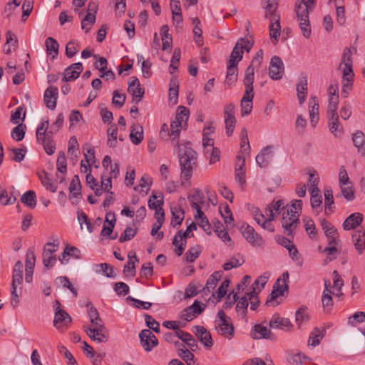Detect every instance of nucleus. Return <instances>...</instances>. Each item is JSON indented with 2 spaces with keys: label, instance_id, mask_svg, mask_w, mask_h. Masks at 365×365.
Listing matches in <instances>:
<instances>
[{
  "label": "nucleus",
  "instance_id": "nucleus-1",
  "mask_svg": "<svg viewBox=\"0 0 365 365\" xmlns=\"http://www.w3.org/2000/svg\"><path fill=\"white\" fill-rule=\"evenodd\" d=\"M63 115L58 114L56 120L52 124L51 130L48 131L49 126L48 120H43L36 130L37 142L43 145L46 153L51 155L55 153L56 144L53 139V133L57 132L63 123Z\"/></svg>",
  "mask_w": 365,
  "mask_h": 365
},
{
  "label": "nucleus",
  "instance_id": "nucleus-2",
  "mask_svg": "<svg viewBox=\"0 0 365 365\" xmlns=\"http://www.w3.org/2000/svg\"><path fill=\"white\" fill-rule=\"evenodd\" d=\"M189 143L180 147L178 151L181 179L189 180L192 175L193 167L197 165V154Z\"/></svg>",
  "mask_w": 365,
  "mask_h": 365
},
{
  "label": "nucleus",
  "instance_id": "nucleus-3",
  "mask_svg": "<svg viewBox=\"0 0 365 365\" xmlns=\"http://www.w3.org/2000/svg\"><path fill=\"white\" fill-rule=\"evenodd\" d=\"M313 9L309 6L302 5L299 2H295L294 11L297 19L303 36L309 38L311 36L312 29L309 21V12Z\"/></svg>",
  "mask_w": 365,
  "mask_h": 365
},
{
  "label": "nucleus",
  "instance_id": "nucleus-4",
  "mask_svg": "<svg viewBox=\"0 0 365 365\" xmlns=\"http://www.w3.org/2000/svg\"><path fill=\"white\" fill-rule=\"evenodd\" d=\"M215 328L217 332L224 337L231 339L235 333L231 319L222 310H220L215 319Z\"/></svg>",
  "mask_w": 365,
  "mask_h": 365
},
{
  "label": "nucleus",
  "instance_id": "nucleus-5",
  "mask_svg": "<svg viewBox=\"0 0 365 365\" xmlns=\"http://www.w3.org/2000/svg\"><path fill=\"white\" fill-rule=\"evenodd\" d=\"M292 209H286L282 214V226L287 236H292L299 225V215Z\"/></svg>",
  "mask_w": 365,
  "mask_h": 365
},
{
  "label": "nucleus",
  "instance_id": "nucleus-6",
  "mask_svg": "<svg viewBox=\"0 0 365 365\" xmlns=\"http://www.w3.org/2000/svg\"><path fill=\"white\" fill-rule=\"evenodd\" d=\"M23 282V264L21 261H17L14 265L11 282V304L15 307L19 303L18 298L21 294L17 292V285L22 284Z\"/></svg>",
  "mask_w": 365,
  "mask_h": 365
},
{
  "label": "nucleus",
  "instance_id": "nucleus-7",
  "mask_svg": "<svg viewBox=\"0 0 365 365\" xmlns=\"http://www.w3.org/2000/svg\"><path fill=\"white\" fill-rule=\"evenodd\" d=\"M245 86V93L240 101L241 115H248L252 110V101L254 98L253 83L250 81V78L243 81Z\"/></svg>",
  "mask_w": 365,
  "mask_h": 365
},
{
  "label": "nucleus",
  "instance_id": "nucleus-8",
  "mask_svg": "<svg viewBox=\"0 0 365 365\" xmlns=\"http://www.w3.org/2000/svg\"><path fill=\"white\" fill-rule=\"evenodd\" d=\"M84 330L91 339L99 343H106L108 340V331L102 323L92 325L91 327H85Z\"/></svg>",
  "mask_w": 365,
  "mask_h": 365
},
{
  "label": "nucleus",
  "instance_id": "nucleus-9",
  "mask_svg": "<svg viewBox=\"0 0 365 365\" xmlns=\"http://www.w3.org/2000/svg\"><path fill=\"white\" fill-rule=\"evenodd\" d=\"M59 243L47 242L42 252L43 264L45 267L50 269L55 264L57 258L54 255L58 250Z\"/></svg>",
  "mask_w": 365,
  "mask_h": 365
},
{
  "label": "nucleus",
  "instance_id": "nucleus-10",
  "mask_svg": "<svg viewBox=\"0 0 365 365\" xmlns=\"http://www.w3.org/2000/svg\"><path fill=\"white\" fill-rule=\"evenodd\" d=\"M61 304L58 300H55L53 308L55 309V316L53 325L60 329L63 327H68L72 321L71 316L63 309H61Z\"/></svg>",
  "mask_w": 365,
  "mask_h": 365
},
{
  "label": "nucleus",
  "instance_id": "nucleus-11",
  "mask_svg": "<svg viewBox=\"0 0 365 365\" xmlns=\"http://www.w3.org/2000/svg\"><path fill=\"white\" fill-rule=\"evenodd\" d=\"M351 55L352 53L349 48H346L344 50L341 62L339 66V68L344 66L342 68L343 79H353L354 78Z\"/></svg>",
  "mask_w": 365,
  "mask_h": 365
},
{
  "label": "nucleus",
  "instance_id": "nucleus-12",
  "mask_svg": "<svg viewBox=\"0 0 365 365\" xmlns=\"http://www.w3.org/2000/svg\"><path fill=\"white\" fill-rule=\"evenodd\" d=\"M140 344L146 351H150L158 344V339L150 329H143L139 334Z\"/></svg>",
  "mask_w": 365,
  "mask_h": 365
},
{
  "label": "nucleus",
  "instance_id": "nucleus-13",
  "mask_svg": "<svg viewBox=\"0 0 365 365\" xmlns=\"http://www.w3.org/2000/svg\"><path fill=\"white\" fill-rule=\"evenodd\" d=\"M240 229L244 237L252 245L261 246L263 244L262 237L249 225H243Z\"/></svg>",
  "mask_w": 365,
  "mask_h": 365
},
{
  "label": "nucleus",
  "instance_id": "nucleus-14",
  "mask_svg": "<svg viewBox=\"0 0 365 365\" xmlns=\"http://www.w3.org/2000/svg\"><path fill=\"white\" fill-rule=\"evenodd\" d=\"M284 72L283 63L279 56H274L271 58L269 68V75L273 80L282 78Z\"/></svg>",
  "mask_w": 365,
  "mask_h": 365
},
{
  "label": "nucleus",
  "instance_id": "nucleus-15",
  "mask_svg": "<svg viewBox=\"0 0 365 365\" xmlns=\"http://www.w3.org/2000/svg\"><path fill=\"white\" fill-rule=\"evenodd\" d=\"M83 67L81 63H74L67 67L63 71L62 81L68 82L77 79L81 73L83 71Z\"/></svg>",
  "mask_w": 365,
  "mask_h": 365
},
{
  "label": "nucleus",
  "instance_id": "nucleus-16",
  "mask_svg": "<svg viewBox=\"0 0 365 365\" xmlns=\"http://www.w3.org/2000/svg\"><path fill=\"white\" fill-rule=\"evenodd\" d=\"M192 331L205 348L210 349L212 346L213 341L211 334L205 327L195 326L193 327Z\"/></svg>",
  "mask_w": 365,
  "mask_h": 365
},
{
  "label": "nucleus",
  "instance_id": "nucleus-17",
  "mask_svg": "<svg viewBox=\"0 0 365 365\" xmlns=\"http://www.w3.org/2000/svg\"><path fill=\"white\" fill-rule=\"evenodd\" d=\"M269 327L271 329H279L289 331L292 324L289 319L281 317L279 314L275 313L272 315L269 322Z\"/></svg>",
  "mask_w": 365,
  "mask_h": 365
},
{
  "label": "nucleus",
  "instance_id": "nucleus-18",
  "mask_svg": "<svg viewBox=\"0 0 365 365\" xmlns=\"http://www.w3.org/2000/svg\"><path fill=\"white\" fill-rule=\"evenodd\" d=\"M128 91L131 93L133 98H136V103L140 102L145 93L144 88H141L138 78L132 76L128 82Z\"/></svg>",
  "mask_w": 365,
  "mask_h": 365
},
{
  "label": "nucleus",
  "instance_id": "nucleus-19",
  "mask_svg": "<svg viewBox=\"0 0 365 365\" xmlns=\"http://www.w3.org/2000/svg\"><path fill=\"white\" fill-rule=\"evenodd\" d=\"M263 59V51L259 50L253 59L250 65L247 68L245 71V75L243 81H246L247 78H250V81L254 83L255 68L260 66Z\"/></svg>",
  "mask_w": 365,
  "mask_h": 365
},
{
  "label": "nucleus",
  "instance_id": "nucleus-20",
  "mask_svg": "<svg viewBox=\"0 0 365 365\" xmlns=\"http://www.w3.org/2000/svg\"><path fill=\"white\" fill-rule=\"evenodd\" d=\"M251 336L254 339H272L274 338L271 330L261 324H257L254 326L251 331Z\"/></svg>",
  "mask_w": 365,
  "mask_h": 365
},
{
  "label": "nucleus",
  "instance_id": "nucleus-21",
  "mask_svg": "<svg viewBox=\"0 0 365 365\" xmlns=\"http://www.w3.org/2000/svg\"><path fill=\"white\" fill-rule=\"evenodd\" d=\"M272 146L264 148L256 157V162L260 168H264L269 165L273 158Z\"/></svg>",
  "mask_w": 365,
  "mask_h": 365
},
{
  "label": "nucleus",
  "instance_id": "nucleus-22",
  "mask_svg": "<svg viewBox=\"0 0 365 365\" xmlns=\"http://www.w3.org/2000/svg\"><path fill=\"white\" fill-rule=\"evenodd\" d=\"M236 168L235 171V175L236 180L241 185H243L246 183L245 178V158L244 156H237Z\"/></svg>",
  "mask_w": 365,
  "mask_h": 365
},
{
  "label": "nucleus",
  "instance_id": "nucleus-23",
  "mask_svg": "<svg viewBox=\"0 0 365 365\" xmlns=\"http://www.w3.org/2000/svg\"><path fill=\"white\" fill-rule=\"evenodd\" d=\"M58 88L49 86L44 93V103L48 109L53 110L56 106Z\"/></svg>",
  "mask_w": 365,
  "mask_h": 365
},
{
  "label": "nucleus",
  "instance_id": "nucleus-24",
  "mask_svg": "<svg viewBox=\"0 0 365 365\" xmlns=\"http://www.w3.org/2000/svg\"><path fill=\"white\" fill-rule=\"evenodd\" d=\"M364 217L361 213H352L344 220L343 227L345 230H354L362 223Z\"/></svg>",
  "mask_w": 365,
  "mask_h": 365
},
{
  "label": "nucleus",
  "instance_id": "nucleus-25",
  "mask_svg": "<svg viewBox=\"0 0 365 365\" xmlns=\"http://www.w3.org/2000/svg\"><path fill=\"white\" fill-rule=\"evenodd\" d=\"M267 6L265 8L264 16L269 19V22L280 19L279 14L277 12L278 3L277 0H265Z\"/></svg>",
  "mask_w": 365,
  "mask_h": 365
},
{
  "label": "nucleus",
  "instance_id": "nucleus-26",
  "mask_svg": "<svg viewBox=\"0 0 365 365\" xmlns=\"http://www.w3.org/2000/svg\"><path fill=\"white\" fill-rule=\"evenodd\" d=\"M237 64L228 62L227 68V76L226 79L225 81V85L228 86V87H231L232 85L235 83L237 78Z\"/></svg>",
  "mask_w": 365,
  "mask_h": 365
},
{
  "label": "nucleus",
  "instance_id": "nucleus-27",
  "mask_svg": "<svg viewBox=\"0 0 365 365\" xmlns=\"http://www.w3.org/2000/svg\"><path fill=\"white\" fill-rule=\"evenodd\" d=\"M328 125L330 132L336 138H340L344 133L343 126L339 121V117L328 118Z\"/></svg>",
  "mask_w": 365,
  "mask_h": 365
},
{
  "label": "nucleus",
  "instance_id": "nucleus-28",
  "mask_svg": "<svg viewBox=\"0 0 365 365\" xmlns=\"http://www.w3.org/2000/svg\"><path fill=\"white\" fill-rule=\"evenodd\" d=\"M284 201L278 200L273 201L265 210V214L269 216V220H273L276 215H279L280 210L284 208Z\"/></svg>",
  "mask_w": 365,
  "mask_h": 365
},
{
  "label": "nucleus",
  "instance_id": "nucleus-29",
  "mask_svg": "<svg viewBox=\"0 0 365 365\" xmlns=\"http://www.w3.org/2000/svg\"><path fill=\"white\" fill-rule=\"evenodd\" d=\"M176 336L188 346L191 351H194L198 348L196 340L190 333L185 332L182 330L177 331Z\"/></svg>",
  "mask_w": 365,
  "mask_h": 365
},
{
  "label": "nucleus",
  "instance_id": "nucleus-30",
  "mask_svg": "<svg viewBox=\"0 0 365 365\" xmlns=\"http://www.w3.org/2000/svg\"><path fill=\"white\" fill-rule=\"evenodd\" d=\"M331 291L325 283V289L322 297V303L324 312L329 313L333 307V299L331 297Z\"/></svg>",
  "mask_w": 365,
  "mask_h": 365
},
{
  "label": "nucleus",
  "instance_id": "nucleus-31",
  "mask_svg": "<svg viewBox=\"0 0 365 365\" xmlns=\"http://www.w3.org/2000/svg\"><path fill=\"white\" fill-rule=\"evenodd\" d=\"M205 195L200 189H194L192 192L187 197L188 201L192 208L198 207L200 204L204 202Z\"/></svg>",
  "mask_w": 365,
  "mask_h": 365
},
{
  "label": "nucleus",
  "instance_id": "nucleus-32",
  "mask_svg": "<svg viewBox=\"0 0 365 365\" xmlns=\"http://www.w3.org/2000/svg\"><path fill=\"white\" fill-rule=\"evenodd\" d=\"M130 138L134 145H139L143 140V128L140 125L130 127Z\"/></svg>",
  "mask_w": 365,
  "mask_h": 365
},
{
  "label": "nucleus",
  "instance_id": "nucleus-33",
  "mask_svg": "<svg viewBox=\"0 0 365 365\" xmlns=\"http://www.w3.org/2000/svg\"><path fill=\"white\" fill-rule=\"evenodd\" d=\"M91 4H89L88 9V11H90V10L93 11V13L88 12V14H86V16H85V18L83 19V21L81 22V28L83 29H85L86 33H88L91 29V26H88V24L93 25L95 24V21H96L95 14L96 13V6H94L93 9H91Z\"/></svg>",
  "mask_w": 365,
  "mask_h": 365
},
{
  "label": "nucleus",
  "instance_id": "nucleus-34",
  "mask_svg": "<svg viewBox=\"0 0 365 365\" xmlns=\"http://www.w3.org/2000/svg\"><path fill=\"white\" fill-rule=\"evenodd\" d=\"M223 272L222 271H216L215 272L207 279L205 287L203 288V292L205 293L210 292L211 290L214 289L217 282L220 280L222 277Z\"/></svg>",
  "mask_w": 365,
  "mask_h": 365
},
{
  "label": "nucleus",
  "instance_id": "nucleus-35",
  "mask_svg": "<svg viewBox=\"0 0 365 365\" xmlns=\"http://www.w3.org/2000/svg\"><path fill=\"white\" fill-rule=\"evenodd\" d=\"M171 222L170 225L173 227H176L180 225L185 217V212L183 210L179 207H171Z\"/></svg>",
  "mask_w": 365,
  "mask_h": 365
},
{
  "label": "nucleus",
  "instance_id": "nucleus-36",
  "mask_svg": "<svg viewBox=\"0 0 365 365\" xmlns=\"http://www.w3.org/2000/svg\"><path fill=\"white\" fill-rule=\"evenodd\" d=\"M307 91V77L303 76L297 85V98L299 104L304 103Z\"/></svg>",
  "mask_w": 365,
  "mask_h": 365
},
{
  "label": "nucleus",
  "instance_id": "nucleus-37",
  "mask_svg": "<svg viewBox=\"0 0 365 365\" xmlns=\"http://www.w3.org/2000/svg\"><path fill=\"white\" fill-rule=\"evenodd\" d=\"M21 202L31 209H34L36 205V196L33 190L26 192L21 197Z\"/></svg>",
  "mask_w": 365,
  "mask_h": 365
},
{
  "label": "nucleus",
  "instance_id": "nucleus-38",
  "mask_svg": "<svg viewBox=\"0 0 365 365\" xmlns=\"http://www.w3.org/2000/svg\"><path fill=\"white\" fill-rule=\"evenodd\" d=\"M269 36L274 40L273 43L275 44L278 41L281 34L280 19H278L275 22L274 21L269 22Z\"/></svg>",
  "mask_w": 365,
  "mask_h": 365
},
{
  "label": "nucleus",
  "instance_id": "nucleus-39",
  "mask_svg": "<svg viewBox=\"0 0 365 365\" xmlns=\"http://www.w3.org/2000/svg\"><path fill=\"white\" fill-rule=\"evenodd\" d=\"M354 145L358 148L359 152L365 153V135L361 130H357L352 136Z\"/></svg>",
  "mask_w": 365,
  "mask_h": 365
},
{
  "label": "nucleus",
  "instance_id": "nucleus-40",
  "mask_svg": "<svg viewBox=\"0 0 365 365\" xmlns=\"http://www.w3.org/2000/svg\"><path fill=\"white\" fill-rule=\"evenodd\" d=\"M354 245L359 254L365 247V232H358L352 235Z\"/></svg>",
  "mask_w": 365,
  "mask_h": 365
},
{
  "label": "nucleus",
  "instance_id": "nucleus-41",
  "mask_svg": "<svg viewBox=\"0 0 365 365\" xmlns=\"http://www.w3.org/2000/svg\"><path fill=\"white\" fill-rule=\"evenodd\" d=\"M240 41H244V38H241L238 40V41L236 43L235 47L232 49V51L231 53L230 60L228 62L234 63H238L239 61H240L242 58L243 55V51L240 49V45H241Z\"/></svg>",
  "mask_w": 365,
  "mask_h": 365
},
{
  "label": "nucleus",
  "instance_id": "nucleus-42",
  "mask_svg": "<svg viewBox=\"0 0 365 365\" xmlns=\"http://www.w3.org/2000/svg\"><path fill=\"white\" fill-rule=\"evenodd\" d=\"M214 132V128L212 126L205 127L203 130L202 145L207 150L214 148V140L209 138V135Z\"/></svg>",
  "mask_w": 365,
  "mask_h": 365
},
{
  "label": "nucleus",
  "instance_id": "nucleus-43",
  "mask_svg": "<svg viewBox=\"0 0 365 365\" xmlns=\"http://www.w3.org/2000/svg\"><path fill=\"white\" fill-rule=\"evenodd\" d=\"M46 52L48 54H52L53 53V58H55L58 53L59 45L56 39L52 37L46 38Z\"/></svg>",
  "mask_w": 365,
  "mask_h": 365
},
{
  "label": "nucleus",
  "instance_id": "nucleus-44",
  "mask_svg": "<svg viewBox=\"0 0 365 365\" xmlns=\"http://www.w3.org/2000/svg\"><path fill=\"white\" fill-rule=\"evenodd\" d=\"M108 141L107 144L110 148H115L117 145L118 128L115 125H112L107 131Z\"/></svg>",
  "mask_w": 365,
  "mask_h": 365
},
{
  "label": "nucleus",
  "instance_id": "nucleus-45",
  "mask_svg": "<svg viewBox=\"0 0 365 365\" xmlns=\"http://www.w3.org/2000/svg\"><path fill=\"white\" fill-rule=\"evenodd\" d=\"M169 101L173 105L177 104L178 98V85L176 81L172 78L170 83Z\"/></svg>",
  "mask_w": 365,
  "mask_h": 365
},
{
  "label": "nucleus",
  "instance_id": "nucleus-46",
  "mask_svg": "<svg viewBox=\"0 0 365 365\" xmlns=\"http://www.w3.org/2000/svg\"><path fill=\"white\" fill-rule=\"evenodd\" d=\"M238 258L237 257H232L230 259L225 262L223 265V269L226 271L231 269L232 268H237L241 266L245 263V259L242 256L238 255Z\"/></svg>",
  "mask_w": 365,
  "mask_h": 365
},
{
  "label": "nucleus",
  "instance_id": "nucleus-47",
  "mask_svg": "<svg viewBox=\"0 0 365 365\" xmlns=\"http://www.w3.org/2000/svg\"><path fill=\"white\" fill-rule=\"evenodd\" d=\"M311 205L313 209L317 210L320 208L322 204V195L319 188H314L311 190Z\"/></svg>",
  "mask_w": 365,
  "mask_h": 365
},
{
  "label": "nucleus",
  "instance_id": "nucleus-48",
  "mask_svg": "<svg viewBox=\"0 0 365 365\" xmlns=\"http://www.w3.org/2000/svg\"><path fill=\"white\" fill-rule=\"evenodd\" d=\"M289 279L288 272H284L282 276L274 283L273 288L277 290H282V293L288 289L287 281Z\"/></svg>",
  "mask_w": 365,
  "mask_h": 365
},
{
  "label": "nucleus",
  "instance_id": "nucleus-49",
  "mask_svg": "<svg viewBox=\"0 0 365 365\" xmlns=\"http://www.w3.org/2000/svg\"><path fill=\"white\" fill-rule=\"evenodd\" d=\"M201 247L199 245L191 247L185 253V259L187 262H193L200 255Z\"/></svg>",
  "mask_w": 365,
  "mask_h": 365
},
{
  "label": "nucleus",
  "instance_id": "nucleus-50",
  "mask_svg": "<svg viewBox=\"0 0 365 365\" xmlns=\"http://www.w3.org/2000/svg\"><path fill=\"white\" fill-rule=\"evenodd\" d=\"M57 170L61 174L65 175L67 172V163L65 153L61 151L58 153L56 162Z\"/></svg>",
  "mask_w": 365,
  "mask_h": 365
},
{
  "label": "nucleus",
  "instance_id": "nucleus-51",
  "mask_svg": "<svg viewBox=\"0 0 365 365\" xmlns=\"http://www.w3.org/2000/svg\"><path fill=\"white\" fill-rule=\"evenodd\" d=\"M308 359L304 354L299 352L289 355L288 361L292 365H306L305 361Z\"/></svg>",
  "mask_w": 365,
  "mask_h": 365
},
{
  "label": "nucleus",
  "instance_id": "nucleus-52",
  "mask_svg": "<svg viewBox=\"0 0 365 365\" xmlns=\"http://www.w3.org/2000/svg\"><path fill=\"white\" fill-rule=\"evenodd\" d=\"M248 299L246 296L241 297L237 303L236 311L242 317L246 316V312L248 307Z\"/></svg>",
  "mask_w": 365,
  "mask_h": 365
},
{
  "label": "nucleus",
  "instance_id": "nucleus-53",
  "mask_svg": "<svg viewBox=\"0 0 365 365\" xmlns=\"http://www.w3.org/2000/svg\"><path fill=\"white\" fill-rule=\"evenodd\" d=\"M339 102V100H336L335 97L334 98H332L331 100H329V105L327 107L328 118L339 116L337 113Z\"/></svg>",
  "mask_w": 365,
  "mask_h": 365
},
{
  "label": "nucleus",
  "instance_id": "nucleus-54",
  "mask_svg": "<svg viewBox=\"0 0 365 365\" xmlns=\"http://www.w3.org/2000/svg\"><path fill=\"white\" fill-rule=\"evenodd\" d=\"M81 185L79 178L77 175H74L69 186V191L74 197L81 194Z\"/></svg>",
  "mask_w": 365,
  "mask_h": 365
},
{
  "label": "nucleus",
  "instance_id": "nucleus-55",
  "mask_svg": "<svg viewBox=\"0 0 365 365\" xmlns=\"http://www.w3.org/2000/svg\"><path fill=\"white\" fill-rule=\"evenodd\" d=\"M295 319L297 323L299 325L303 322H307L309 319V315L307 312V309L304 307L299 308L296 312Z\"/></svg>",
  "mask_w": 365,
  "mask_h": 365
},
{
  "label": "nucleus",
  "instance_id": "nucleus-56",
  "mask_svg": "<svg viewBox=\"0 0 365 365\" xmlns=\"http://www.w3.org/2000/svg\"><path fill=\"white\" fill-rule=\"evenodd\" d=\"M324 334L320 331L319 329L315 328L313 331H312L309 339V344L312 346H316L320 342V340L323 338Z\"/></svg>",
  "mask_w": 365,
  "mask_h": 365
},
{
  "label": "nucleus",
  "instance_id": "nucleus-57",
  "mask_svg": "<svg viewBox=\"0 0 365 365\" xmlns=\"http://www.w3.org/2000/svg\"><path fill=\"white\" fill-rule=\"evenodd\" d=\"M230 284V281L227 279H225L220 287L217 289L216 293H213L212 296L217 299V302H220L221 299L226 294L227 289Z\"/></svg>",
  "mask_w": 365,
  "mask_h": 365
},
{
  "label": "nucleus",
  "instance_id": "nucleus-58",
  "mask_svg": "<svg viewBox=\"0 0 365 365\" xmlns=\"http://www.w3.org/2000/svg\"><path fill=\"white\" fill-rule=\"evenodd\" d=\"M181 57V51L180 48H175L173 52V57L170 61V73H173V71L177 70L180 63Z\"/></svg>",
  "mask_w": 365,
  "mask_h": 365
},
{
  "label": "nucleus",
  "instance_id": "nucleus-59",
  "mask_svg": "<svg viewBox=\"0 0 365 365\" xmlns=\"http://www.w3.org/2000/svg\"><path fill=\"white\" fill-rule=\"evenodd\" d=\"M132 257L135 259V261L138 262V259H137L135 255L131 257L129 254V260L128 261L127 264H125L124 266L123 272L125 274H130L131 277H134L135 275V262L132 261Z\"/></svg>",
  "mask_w": 365,
  "mask_h": 365
},
{
  "label": "nucleus",
  "instance_id": "nucleus-60",
  "mask_svg": "<svg viewBox=\"0 0 365 365\" xmlns=\"http://www.w3.org/2000/svg\"><path fill=\"white\" fill-rule=\"evenodd\" d=\"M324 233L329 240V245H338L339 242V234L334 227L329 228V230H327Z\"/></svg>",
  "mask_w": 365,
  "mask_h": 365
},
{
  "label": "nucleus",
  "instance_id": "nucleus-61",
  "mask_svg": "<svg viewBox=\"0 0 365 365\" xmlns=\"http://www.w3.org/2000/svg\"><path fill=\"white\" fill-rule=\"evenodd\" d=\"M78 220L81 225V228L83 229V225L85 224L86 226V229L89 232H93V226L91 223L88 220V217L86 214L82 210L78 211Z\"/></svg>",
  "mask_w": 365,
  "mask_h": 365
},
{
  "label": "nucleus",
  "instance_id": "nucleus-62",
  "mask_svg": "<svg viewBox=\"0 0 365 365\" xmlns=\"http://www.w3.org/2000/svg\"><path fill=\"white\" fill-rule=\"evenodd\" d=\"M11 151L14 154L11 159L16 162H21L24 159L27 149L26 146H23L21 148H12Z\"/></svg>",
  "mask_w": 365,
  "mask_h": 365
},
{
  "label": "nucleus",
  "instance_id": "nucleus-63",
  "mask_svg": "<svg viewBox=\"0 0 365 365\" xmlns=\"http://www.w3.org/2000/svg\"><path fill=\"white\" fill-rule=\"evenodd\" d=\"M42 185L52 192H55L57 190V186L53 182V181L48 178L46 173H43L39 176Z\"/></svg>",
  "mask_w": 365,
  "mask_h": 365
},
{
  "label": "nucleus",
  "instance_id": "nucleus-64",
  "mask_svg": "<svg viewBox=\"0 0 365 365\" xmlns=\"http://www.w3.org/2000/svg\"><path fill=\"white\" fill-rule=\"evenodd\" d=\"M170 126V138L173 140H175L179 138L180 133V128L182 127V123H180L178 120L175 119L171 123Z\"/></svg>",
  "mask_w": 365,
  "mask_h": 365
}]
</instances>
